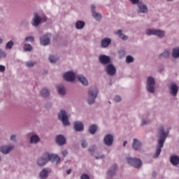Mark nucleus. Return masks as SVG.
I'll use <instances>...</instances> for the list:
<instances>
[{"instance_id": "nucleus-1", "label": "nucleus", "mask_w": 179, "mask_h": 179, "mask_svg": "<svg viewBox=\"0 0 179 179\" xmlns=\"http://www.w3.org/2000/svg\"><path fill=\"white\" fill-rule=\"evenodd\" d=\"M60 160L61 158H59L57 155L45 152L43 157L38 160L37 163L39 166H44L50 161L59 163Z\"/></svg>"}, {"instance_id": "nucleus-2", "label": "nucleus", "mask_w": 179, "mask_h": 179, "mask_svg": "<svg viewBox=\"0 0 179 179\" xmlns=\"http://www.w3.org/2000/svg\"><path fill=\"white\" fill-rule=\"evenodd\" d=\"M159 131L160 134V138L158 140V147H157L156 152H155V158L158 157L162 152V148L164 146V143L165 139L167 138V135L169 133H165L163 127H160L159 129Z\"/></svg>"}, {"instance_id": "nucleus-3", "label": "nucleus", "mask_w": 179, "mask_h": 179, "mask_svg": "<svg viewBox=\"0 0 179 179\" xmlns=\"http://www.w3.org/2000/svg\"><path fill=\"white\" fill-rule=\"evenodd\" d=\"M98 95V90L93 87L88 91V104L92 105L95 103V100Z\"/></svg>"}, {"instance_id": "nucleus-4", "label": "nucleus", "mask_w": 179, "mask_h": 179, "mask_svg": "<svg viewBox=\"0 0 179 179\" xmlns=\"http://www.w3.org/2000/svg\"><path fill=\"white\" fill-rule=\"evenodd\" d=\"M127 161L128 164H131L132 166H134L136 169H139L142 166V162L138 158L128 157L127 158Z\"/></svg>"}, {"instance_id": "nucleus-5", "label": "nucleus", "mask_w": 179, "mask_h": 179, "mask_svg": "<svg viewBox=\"0 0 179 179\" xmlns=\"http://www.w3.org/2000/svg\"><path fill=\"white\" fill-rule=\"evenodd\" d=\"M155 85V79L152 77H148L147 78V90L150 93H154L155 88L154 86Z\"/></svg>"}, {"instance_id": "nucleus-6", "label": "nucleus", "mask_w": 179, "mask_h": 179, "mask_svg": "<svg viewBox=\"0 0 179 179\" xmlns=\"http://www.w3.org/2000/svg\"><path fill=\"white\" fill-rule=\"evenodd\" d=\"M59 119L62 122L63 125H69V118L66 112L64 110H61L60 113L59 114Z\"/></svg>"}, {"instance_id": "nucleus-7", "label": "nucleus", "mask_w": 179, "mask_h": 179, "mask_svg": "<svg viewBox=\"0 0 179 179\" xmlns=\"http://www.w3.org/2000/svg\"><path fill=\"white\" fill-rule=\"evenodd\" d=\"M145 33L148 36L154 35V36H157L159 38H162L164 36V31H161V30L148 29Z\"/></svg>"}, {"instance_id": "nucleus-8", "label": "nucleus", "mask_w": 179, "mask_h": 179, "mask_svg": "<svg viewBox=\"0 0 179 179\" xmlns=\"http://www.w3.org/2000/svg\"><path fill=\"white\" fill-rule=\"evenodd\" d=\"M63 77L67 82H74L76 78V73L73 71H67L64 74Z\"/></svg>"}, {"instance_id": "nucleus-9", "label": "nucleus", "mask_w": 179, "mask_h": 179, "mask_svg": "<svg viewBox=\"0 0 179 179\" xmlns=\"http://www.w3.org/2000/svg\"><path fill=\"white\" fill-rule=\"evenodd\" d=\"M50 34H46L43 37H41L40 38L41 45H42L43 46H46V45H49L50 43Z\"/></svg>"}, {"instance_id": "nucleus-10", "label": "nucleus", "mask_w": 179, "mask_h": 179, "mask_svg": "<svg viewBox=\"0 0 179 179\" xmlns=\"http://www.w3.org/2000/svg\"><path fill=\"white\" fill-rule=\"evenodd\" d=\"M106 70L107 74L110 76H113L114 75H115L117 71L116 68L114 67V66L111 64L106 66Z\"/></svg>"}, {"instance_id": "nucleus-11", "label": "nucleus", "mask_w": 179, "mask_h": 179, "mask_svg": "<svg viewBox=\"0 0 179 179\" xmlns=\"http://www.w3.org/2000/svg\"><path fill=\"white\" fill-rule=\"evenodd\" d=\"M91 9H92V17H94L96 20H99L101 18V15L99 13H96L95 9L96 6L95 5L92 4L91 6Z\"/></svg>"}, {"instance_id": "nucleus-12", "label": "nucleus", "mask_w": 179, "mask_h": 179, "mask_svg": "<svg viewBox=\"0 0 179 179\" xmlns=\"http://www.w3.org/2000/svg\"><path fill=\"white\" fill-rule=\"evenodd\" d=\"M99 61L103 65L108 64L110 62V59L108 56L101 55L99 57Z\"/></svg>"}, {"instance_id": "nucleus-13", "label": "nucleus", "mask_w": 179, "mask_h": 179, "mask_svg": "<svg viewBox=\"0 0 179 179\" xmlns=\"http://www.w3.org/2000/svg\"><path fill=\"white\" fill-rule=\"evenodd\" d=\"M179 87L176 84H173L170 86V94H172V96H176L178 93Z\"/></svg>"}, {"instance_id": "nucleus-14", "label": "nucleus", "mask_w": 179, "mask_h": 179, "mask_svg": "<svg viewBox=\"0 0 179 179\" xmlns=\"http://www.w3.org/2000/svg\"><path fill=\"white\" fill-rule=\"evenodd\" d=\"M103 142H104L105 145H106L108 146L111 145L113 142V136L110 134L106 135L103 139Z\"/></svg>"}, {"instance_id": "nucleus-15", "label": "nucleus", "mask_w": 179, "mask_h": 179, "mask_svg": "<svg viewBox=\"0 0 179 179\" xmlns=\"http://www.w3.org/2000/svg\"><path fill=\"white\" fill-rule=\"evenodd\" d=\"M56 143H58L59 145H64L65 143H66V140L65 137L62 135H59L55 138Z\"/></svg>"}, {"instance_id": "nucleus-16", "label": "nucleus", "mask_w": 179, "mask_h": 179, "mask_svg": "<svg viewBox=\"0 0 179 179\" xmlns=\"http://www.w3.org/2000/svg\"><path fill=\"white\" fill-rule=\"evenodd\" d=\"M13 149V146H1L0 148V152L3 155H8Z\"/></svg>"}, {"instance_id": "nucleus-17", "label": "nucleus", "mask_w": 179, "mask_h": 179, "mask_svg": "<svg viewBox=\"0 0 179 179\" xmlns=\"http://www.w3.org/2000/svg\"><path fill=\"white\" fill-rule=\"evenodd\" d=\"M41 20H43V19L38 17L37 13H34V18L33 19L32 25L34 27H38L40 24Z\"/></svg>"}, {"instance_id": "nucleus-18", "label": "nucleus", "mask_w": 179, "mask_h": 179, "mask_svg": "<svg viewBox=\"0 0 179 179\" xmlns=\"http://www.w3.org/2000/svg\"><path fill=\"white\" fill-rule=\"evenodd\" d=\"M83 129V124L81 122L77 121L74 122V129L76 131H82Z\"/></svg>"}, {"instance_id": "nucleus-19", "label": "nucleus", "mask_w": 179, "mask_h": 179, "mask_svg": "<svg viewBox=\"0 0 179 179\" xmlns=\"http://www.w3.org/2000/svg\"><path fill=\"white\" fill-rule=\"evenodd\" d=\"M138 8L139 9V13H146L148 12V7L142 3H138Z\"/></svg>"}, {"instance_id": "nucleus-20", "label": "nucleus", "mask_w": 179, "mask_h": 179, "mask_svg": "<svg viewBox=\"0 0 179 179\" xmlns=\"http://www.w3.org/2000/svg\"><path fill=\"white\" fill-rule=\"evenodd\" d=\"M78 80L81 83V84L84 86H88L89 83L85 77L83 76L82 75H79L78 77Z\"/></svg>"}, {"instance_id": "nucleus-21", "label": "nucleus", "mask_w": 179, "mask_h": 179, "mask_svg": "<svg viewBox=\"0 0 179 179\" xmlns=\"http://www.w3.org/2000/svg\"><path fill=\"white\" fill-rule=\"evenodd\" d=\"M132 146L134 150H138L141 148V143L137 138H134Z\"/></svg>"}, {"instance_id": "nucleus-22", "label": "nucleus", "mask_w": 179, "mask_h": 179, "mask_svg": "<svg viewBox=\"0 0 179 179\" xmlns=\"http://www.w3.org/2000/svg\"><path fill=\"white\" fill-rule=\"evenodd\" d=\"M170 162L174 166L179 164V157L176 155L171 157Z\"/></svg>"}, {"instance_id": "nucleus-23", "label": "nucleus", "mask_w": 179, "mask_h": 179, "mask_svg": "<svg viewBox=\"0 0 179 179\" xmlns=\"http://www.w3.org/2000/svg\"><path fill=\"white\" fill-rule=\"evenodd\" d=\"M110 43H111V40L110 38H104L101 41V47L107 48L110 45Z\"/></svg>"}, {"instance_id": "nucleus-24", "label": "nucleus", "mask_w": 179, "mask_h": 179, "mask_svg": "<svg viewBox=\"0 0 179 179\" xmlns=\"http://www.w3.org/2000/svg\"><path fill=\"white\" fill-rule=\"evenodd\" d=\"M48 176V171L47 169H43L40 173L41 179H46Z\"/></svg>"}, {"instance_id": "nucleus-25", "label": "nucleus", "mask_w": 179, "mask_h": 179, "mask_svg": "<svg viewBox=\"0 0 179 179\" xmlns=\"http://www.w3.org/2000/svg\"><path fill=\"white\" fill-rule=\"evenodd\" d=\"M88 131H90V133L92 135H94L97 131V126L96 124H92L90 127V129H88Z\"/></svg>"}, {"instance_id": "nucleus-26", "label": "nucleus", "mask_w": 179, "mask_h": 179, "mask_svg": "<svg viewBox=\"0 0 179 179\" xmlns=\"http://www.w3.org/2000/svg\"><path fill=\"white\" fill-rule=\"evenodd\" d=\"M117 169V165H114L110 169H109V171L107 172L108 176H113L114 174H115Z\"/></svg>"}, {"instance_id": "nucleus-27", "label": "nucleus", "mask_w": 179, "mask_h": 179, "mask_svg": "<svg viewBox=\"0 0 179 179\" xmlns=\"http://www.w3.org/2000/svg\"><path fill=\"white\" fill-rule=\"evenodd\" d=\"M85 22L83 21H76V27L77 29H80L83 27H85Z\"/></svg>"}, {"instance_id": "nucleus-28", "label": "nucleus", "mask_w": 179, "mask_h": 179, "mask_svg": "<svg viewBox=\"0 0 179 179\" xmlns=\"http://www.w3.org/2000/svg\"><path fill=\"white\" fill-rule=\"evenodd\" d=\"M40 141V138H38V136L36 135H34L31 137L30 138V143H38Z\"/></svg>"}, {"instance_id": "nucleus-29", "label": "nucleus", "mask_w": 179, "mask_h": 179, "mask_svg": "<svg viewBox=\"0 0 179 179\" xmlns=\"http://www.w3.org/2000/svg\"><path fill=\"white\" fill-rule=\"evenodd\" d=\"M117 34L118 35V37H120L124 41H125L128 38V36H127L122 34V30L117 31Z\"/></svg>"}, {"instance_id": "nucleus-30", "label": "nucleus", "mask_w": 179, "mask_h": 179, "mask_svg": "<svg viewBox=\"0 0 179 179\" xmlns=\"http://www.w3.org/2000/svg\"><path fill=\"white\" fill-rule=\"evenodd\" d=\"M172 55L174 58L179 57V48H176L173 49Z\"/></svg>"}, {"instance_id": "nucleus-31", "label": "nucleus", "mask_w": 179, "mask_h": 179, "mask_svg": "<svg viewBox=\"0 0 179 179\" xmlns=\"http://www.w3.org/2000/svg\"><path fill=\"white\" fill-rule=\"evenodd\" d=\"M41 94L43 97H47L50 96V91L48 90L44 89L41 90Z\"/></svg>"}, {"instance_id": "nucleus-32", "label": "nucleus", "mask_w": 179, "mask_h": 179, "mask_svg": "<svg viewBox=\"0 0 179 179\" xmlns=\"http://www.w3.org/2000/svg\"><path fill=\"white\" fill-rule=\"evenodd\" d=\"M58 92L60 95L64 96L66 94V90L64 87H58Z\"/></svg>"}, {"instance_id": "nucleus-33", "label": "nucleus", "mask_w": 179, "mask_h": 179, "mask_svg": "<svg viewBox=\"0 0 179 179\" xmlns=\"http://www.w3.org/2000/svg\"><path fill=\"white\" fill-rule=\"evenodd\" d=\"M170 57V52L167 50L164 51L162 54L159 55V57L168 58Z\"/></svg>"}, {"instance_id": "nucleus-34", "label": "nucleus", "mask_w": 179, "mask_h": 179, "mask_svg": "<svg viewBox=\"0 0 179 179\" xmlns=\"http://www.w3.org/2000/svg\"><path fill=\"white\" fill-rule=\"evenodd\" d=\"M58 60V58L55 57V56L53 55H50L49 57V61L50 63L52 64H55L57 61Z\"/></svg>"}, {"instance_id": "nucleus-35", "label": "nucleus", "mask_w": 179, "mask_h": 179, "mask_svg": "<svg viewBox=\"0 0 179 179\" xmlns=\"http://www.w3.org/2000/svg\"><path fill=\"white\" fill-rule=\"evenodd\" d=\"M13 45H14L13 41H9V42H8L6 43V49H12Z\"/></svg>"}, {"instance_id": "nucleus-36", "label": "nucleus", "mask_w": 179, "mask_h": 179, "mask_svg": "<svg viewBox=\"0 0 179 179\" xmlns=\"http://www.w3.org/2000/svg\"><path fill=\"white\" fill-rule=\"evenodd\" d=\"M23 48L24 51H31L32 50L31 45L30 44H24Z\"/></svg>"}, {"instance_id": "nucleus-37", "label": "nucleus", "mask_w": 179, "mask_h": 179, "mask_svg": "<svg viewBox=\"0 0 179 179\" xmlns=\"http://www.w3.org/2000/svg\"><path fill=\"white\" fill-rule=\"evenodd\" d=\"M126 62L127 63L129 64V63H132L134 62V58L129 55V56H127L126 57Z\"/></svg>"}, {"instance_id": "nucleus-38", "label": "nucleus", "mask_w": 179, "mask_h": 179, "mask_svg": "<svg viewBox=\"0 0 179 179\" xmlns=\"http://www.w3.org/2000/svg\"><path fill=\"white\" fill-rule=\"evenodd\" d=\"M36 64V62H27L25 63V66H28V67H32L34 66V65Z\"/></svg>"}, {"instance_id": "nucleus-39", "label": "nucleus", "mask_w": 179, "mask_h": 179, "mask_svg": "<svg viewBox=\"0 0 179 179\" xmlns=\"http://www.w3.org/2000/svg\"><path fill=\"white\" fill-rule=\"evenodd\" d=\"M24 41H34V38L32 36H28L25 38Z\"/></svg>"}, {"instance_id": "nucleus-40", "label": "nucleus", "mask_w": 179, "mask_h": 179, "mask_svg": "<svg viewBox=\"0 0 179 179\" xmlns=\"http://www.w3.org/2000/svg\"><path fill=\"white\" fill-rule=\"evenodd\" d=\"M6 57V52L0 50V59Z\"/></svg>"}, {"instance_id": "nucleus-41", "label": "nucleus", "mask_w": 179, "mask_h": 179, "mask_svg": "<svg viewBox=\"0 0 179 179\" xmlns=\"http://www.w3.org/2000/svg\"><path fill=\"white\" fill-rule=\"evenodd\" d=\"M114 100H115V102L118 103V102L122 101V99H121L120 96H115V99Z\"/></svg>"}, {"instance_id": "nucleus-42", "label": "nucleus", "mask_w": 179, "mask_h": 179, "mask_svg": "<svg viewBox=\"0 0 179 179\" xmlns=\"http://www.w3.org/2000/svg\"><path fill=\"white\" fill-rule=\"evenodd\" d=\"M81 145L83 148H85L87 146V143L85 141H83L82 143H81Z\"/></svg>"}, {"instance_id": "nucleus-43", "label": "nucleus", "mask_w": 179, "mask_h": 179, "mask_svg": "<svg viewBox=\"0 0 179 179\" xmlns=\"http://www.w3.org/2000/svg\"><path fill=\"white\" fill-rule=\"evenodd\" d=\"M81 179H90V176H87V174H83L82 176H81V178H80Z\"/></svg>"}, {"instance_id": "nucleus-44", "label": "nucleus", "mask_w": 179, "mask_h": 179, "mask_svg": "<svg viewBox=\"0 0 179 179\" xmlns=\"http://www.w3.org/2000/svg\"><path fill=\"white\" fill-rule=\"evenodd\" d=\"M6 71V67L4 66L0 65V72H4Z\"/></svg>"}, {"instance_id": "nucleus-45", "label": "nucleus", "mask_w": 179, "mask_h": 179, "mask_svg": "<svg viewBox=\"0 0 179 179\" xmlns=\"http://www.w3.org/2000/svg\"><path fill=\"white\" fill-rule=\"evenodd\" d=\"M130 1L133 4H138L139 3V0H130Z\"/></svg>"}, {"instance_id": "nucleus-46", "label": "nucleus", "mask_w": 179, "mask_h": 179, "mask_svg": "<svg viewBox=\"0 0 179 179\" xmlns=\"http://www.w3.org/2000/svg\"><path fill=\"white\" fill-rule=\"evenodd\" d=\"M95 149H96V147L92 146L91 148H90V152L92 153V152H94Z\"/></svg>"}, {"instance_id": "nucleus-47", "label": "nucleus", "mask_w": 179, "mask_h": 179, "mask_svg": "<svg viewBox=\"0 0 179 179\" xmlns=\"http://www.w3.org/2000/svg\"><path fill=\"white\" fill-rule=\"evenodd\" d=\"M68 155V151L67 150H63L62 151V155L64 157H66Z\"/></svg>"}, {"instance_id": "nucleus-48", "label": "nucleus", "mask_w": 179, "mask_h": 179, "mask_svg": "<svg viewBox=\"0 0 179 179\" xmlns=\"http://www.w3.org/2000/svg\"><path fill=\"white\" fill-rule=\"evenodd\" d=\"M16 139V136L15 135H12L11 137H10V140L11 141H15Z\"/></svg>"}, {"instance_id": "nucleus-49", "label": "nucleus", "mask_w": 179, "mask_h": 179, "mask_svg": "<svg viewBox=\"0 0 179 179\" xmlns=\"http://www.w3.org/2000/svg\"><path fill=\"white\" fill-rule=\"evenodd\" d=\"M148 124V122L145 120H142V125H146Z\"/></svg>"}, {"instance_id": "nucleus-50", "label": "nucleus", "mask_w": 179, "mask_h": 179, "mask_svg": "<svg viewBox=\"0 0 179 179\" xmlns=\"http://www.w3.org/2000/svg\"><path fill=\"white\" fill-rule=\"evenodd\" d=\"M103 157H104V156H103V155H101V156H100V157H96L95 159H103Z\"/></svg>"}, {"instance_id": "nucleus-51", "label": "nucleus", "mask_w": 179, "mask_h": 179, "mask_svg": "<svg viewBox=\"0 0 179 179\" xmlns=\"http://www.w3.org/2000/svg\"><path fill=\"white\" fill-rule=\"evenodd\" d=\"M71 169L67 170V174L68 175L71 174Z\"/></svg>"}, {"instance_id": "nucleus-52", "label": "nucleus", "mask_w": 179, "mask_h": 179, "mask_svg": "<svg viewBox=\"0 0 179 179\" xmlns=\"http://www.w3.org/2000/svg\"><path fill=\"white\" fill-rule=\"evenodd\" d=\"M127 141H124V142L123 143V146L125 147V145H127Z\"/></svg>"}, {"instance_id": "nucleus-53", "label": "nucleus", "mask_w": 179, "mask_h": 179, "mask_svg": "<svg viewBox=\"0 0 179 179\" xmlns=\"http://www.w3.org/2000/svg\"><path fill=\"white\" fill-rule=\"evenodd\" d=\"M2 43H3V39L0 38V44H2Z\"/></svg>"}, {"instance_id": "nucleus-54", "label": "nucleus", "mask_w": 179, "mask_h": 179, "mask_svg": "<svg viewBox=\"0 0 179 179\" xmlns=\"http://www.w3.org/2000/svg\"><path fill=\"white\" fill-rule=\"evenodd\" d=\"M43 21H44V22H45V21L47 20L46 17H43Z\"/></svg>"}, {"instance_id": "nucleus-55", "label": "nucleus", "mask_w": 179, "mask_h": 179, "mask_svg": "<svg viewBox=\"0 0 179 179\" xmlns=\"http://www.w3.org/2000/svg\"><path fill=\"white\" fill-rule=\"evenodd\" d=\"M155 175H156L155 172H153V173H152V176L155 177Z\"/></svg>"}, {"instance_id": "nucleus-56", "label": "nucleus", "mask_w": 179, "mask_h": 179, "mask_svg": "<svg viewBox=\"0 0 179 179\" xmlns=\"http://www.w3.org/2000/svg\"><path fill=\"white\" fill-rule=\"evenodd\" d=\"M109 104H111L110 101H109Z\"/></svg>"}, {"instance_id": "nucleus-57", "label": "nucleus", "mask_w": 179, "mask_h": 179, "mask_svg": "<svg viewBox=\"0 0 179 179\" xmlns=\"http://www.w3.org/2000/svg\"><path fill=\"white\" fill-rule=\"evenodd\" d=\"M167 1H173V0H167Z\"/></svg>"}]
</instances>
